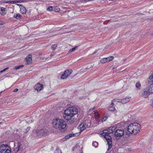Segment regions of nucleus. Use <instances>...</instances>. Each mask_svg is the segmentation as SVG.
<instances>
[{
	"mask_svg": "<svg viewBox=\"0 0 153 153\" xmlns=\"http://www.w3.org/2000/svg\"><path fill=\"white\" fill-rule=\"evenodd\" d=\"M120 124L118 123L116 125V126H113L110 127L108 130H104L103 131L100 132V134L103 136L106 139L108 145V150H109L112 147V140L111 138L109 135L115 131L116 129V127L120 126Z\"/></svg>",
	"mask_w": 153,
	"mask_h": 153,
	"instance_id": "nucleus-1",
	"label": "nucleus"
},
{
	"mask_svg": "<svg viewBox=\"0 0 153 153\" xmlns=\"http://www.w3.org/2000/svg\"><path fill=\"white\" fill-rule=\"evenodd\" d=\"M77 108L73 107H70L65 110L63 116L70 123L72 124L74 122V116L77 114Z\"/></svg>",
	"mask_w": 153,
	"mask_h": 153,
	"instance_id": "nucleus-2",
	"label": "nucleus"
},
{
	"mask_svg": "<svg viewBox=\"0 0 153 153\" xmlns=\"http://www.w3.org/2000/svg\"><path fill=\"white\" fill-rule=\"evenodd\" d=\"M52 126L55 128L61 131H64L66 129L67 125L66 122L61 119L56 118L54 119L52 122Z\"/></svg>",
	"mask_w": 153,
	"mask_h": 153,
	"instance_id": "nucleus-3",
	"label": "nucleus"
},
{
	"mask_svg": "<svg viewBox=\"0 0 153 153\" xmlns=\"http://www.w3.org/2000/svg\"><path fill=\"white\" fill-rule=\"evenodd\" d=\"M140 129V125L137 123L130 124L128 126V131L130 134L134 135L138 133Z\"/></svg>",
	"mask_w": 153,
	"mask_h": 153,
	"instance_id": "nucleus-4",
	"label": "nucleus"
},
{
	"mask_svg": "<svg viewBox=\"0 0 153 153\" xmlns=\"http://www.w3.org/2000/svg\"><path fill=\"white\" fill-rule=\"evenodd\" d=\"M91 120L86 119L83 120L82 123L80 124L79 127L81 131H82L86 128L91 127Z\"/></svg>",
	"mask_w": 153,
	"mask_h": 153,
	"instance_id": "nucleus-5",
	"label": "nucleus"
},
{
	"mask_svg": "<svg viewBox=\"0 0 153 153\" xmlns=\"http://www.w3.org/2000/svg\"><path fill=\"white\" fill-rule=\"evenodd\" d=\"M124 131L123 130L117 129L114 132V137L117 140H119L123 135Z\"/></svg>",
	"mask_w": 153,
	"mask_h": 153,
	"instance_id": "nucleus-6",
	"label": "nucleus"
},
{
	"mask_svg": "<svg viewBox=\"0 0 153 153\" xmlns=\"http://www.w3.org/2000/svg\"><path fill=\"white\" fill-rule=\"evenodd\" d=\"M11 151L7 145L2 144L0 146L1 153H10Z\"/></svg>",
	"mask_w": 153,
	"mask_h": 153,
	"instance_id": "nucleus-7",
	"label": "nucleus"
},
{
	"mask_svg": "<svg viewBox=\"0 0 153 153\" xmlns=\"http://www.w3.org/2000/svg\"><path fill=\"white\" fill-rule=\"evenodd\" d=\"M140 96L144 98H147L149 95V91L147 90V88L141 90L139 93Z\"/></svg>",
	"mask_w": 153,
	"mask_h": 153,
	"instance_id": "nucleus-8",
	"label": "nucleus"
},
{
	"mask_svg": "<svg viewBox=\"0 0 153 153\" xmlns=\"http://www.w3.org/2000/svg\"><path fill=\"white\" fill-rule=\"evenodd\" d=\"M72 73V70L71 69L65 70L64 73L62 75L61 78L62 79H65L68 76Z\"/></svg>",
	"mask_w": 153,
	"mask_h": 153,
	"instance_id": "nucleus-9",
	"label": "nucleus"
},
{
	"mask_svg": "<svg viewBox=\"0 0 153 153\" xmlns=\"http://www.w3.org/2000/svg\"><path fill=\"white\" fill-rule=\"evenodd\" d=\"M72 73V70L71 69L65 70L64 73L62 75L61 78L62 79H65L68 76Z\"/></svg>",
	"mask_w": 153,
	"mask_h": 153,
	"instance_id": "nucleus-10",
	"label": "nucleus"
},
{
	"mask_svg": "<svg viewBox=\"0 0 153 153\" xmlns=\"http://www.w3.org/2000/svg\"><path fill=\"white\" fill-rule=\"evenodd\" d=\"M43 88V85L42 84L38 83L36 84L34 87V89L38 91H40Z\"/></svg>",
	"mask_w": 153,
	"mask_h": 153,
	"instance_id": "nucleus-11",
	"label": "nucleus"
},
{
	"mask_svg": "<svg viewBox=\"0 0 153 153\" xmlns=\"http://www.w3.org/2000/svg\"><path fill=\"white\" fill-rule=\"evenodd\" d=\"M79 133H74V134H68L65 137V140H67V139H69L71 137H76V136H78L79 135Z\"/></svg>",
	"mask_w": 153,
	"mask_h": 153,
	"instance_id": "nucleus-12",
	"label": "nucleus"
},
{
	"mask_svg": "<svg viewBox=\"0 0 153 153\" xmlns=\"http://www.w3.org/2000/svg\"><path fill=\"white\" fill-rule=\"evenodd\" d=\"M37 135L39 136H42L45 135L46 134V132L44 129H41L36 131Z\"/></svg>",
	"mask_w": 153,
	"mask_h": 153,
	"instance_id": "nucleus-13",
	"label": "nucleus"
},
{
	"mask_svg": "<svg viewBox=\"0 0 153 153\" xmlns=\"http://www.w3.org/2000/svg\"><path fill=\"white\" fill-rule=\"evenodd\" d=\"M32 57L31 55H29L26 57V59L27 64H30L32 62Z\"/></svg>",
	"mask_w": 153,
	"mask_h": 153,
	"instance_id": "nucleus-14",
	"label": "nucleus"
},
{
	"mask_svg": "<svg viewBox=\"0 0 153 153\" xmlns=\"http://www.w3.org/2000/svg\"><path fill=\"white\" fill-rule=\"evenodd\" d=\"M20 12L23 14H25L26 13V9L25 7L22 5H20Z\"/></svg>",
	"mask_w": 153,
	"mask_h": 153,
	"instance_id": "nucleus-15",
	"label": "nucleus"
},
{
	"mask_svg": "<svg viewBox=\"0 0 153 153\" xmlns=\"http://www.w3.org/2000/svg\"><path fill=\"white\" fill-rule=\"evenodd\" d=\"M114 105V104L113 102V101H112L110 105L108 108V110L111 111H114L115 110V109L114 107L113 106Z\"/></svg>",
	"mask_w": 153,
	"mask_h": 153,
	"instance_id": "nucleus-16",
	"label": "nucleus"
},
{
	"mask_svg": "<svg viewBox=\"0 0 153 153\" xmlns=\"http://www.w3.org/2000/svg\"><path fill=\"white\" fill-rule=\"evenodd\" d=\"M6 9L3 7L0 8V13L2 15H4L6 13Z\"/></svg>",
	"mask_w": 153,
	"mask_h": 153,
	"instance_id": "nucleus-17",
	"label": "nucleus"
},
{
	"mask_svg": "<svg viewBox=\"0 0 153 153\" xmlns=\"http://www.w3.org/2000/svg\"><path fill=\"white\" fill-rule=\"evenodd\" d=\"M147 81L149 84H153V72L152 75L148 79Z\"/></svg>",
	"mask_w": 153,
	"mask_h": 153,
	"instance_id": "nucleus-18",
	"label": "nucleus"
},
{
	"mask_svg": "<svg viewBox=\"0 0 153 153\" xmlns=\"http://www.w3.org/2000/svg\"><path fill=\"white\" fill-rule=\"evenodd\" d=\"M4 3L7 4H13L16 3H20V1H8L4 2Z\"/></svg>",
	"mask_w": 153,
	"mask_h": 153,
	"instance_id": "nucleus-19",
	"label": "nucleus"
},
{
	"mask_svg": "<svg viewBox=\"0 0 153 153\" xmlns=\"http://www.w3.org/2000/svg\"><path fill=\"white\" fill-rule=\"evenodd\" d=\"M130 100V97H126L123 99V100L122 101V104H125L126 103L129 101Z\"/></svg>",
	"mask_w": 153,
	"mask_h": 153,
	"instance_id": "nucleus-20",
	"label": "nucleus"
},
{
	"mask_svg": "<svg viewBox=\"0 0 153 153\" xmlns=\"http://www.w3.org/2000/svg\"><path fill=\"white\" fill-rule=\"evenodd\" d=\"M13 17L17 19H21L22 16L19 13L15 14Z\"/></svg>",
	"mask_w": 153,
	"mask_h": 153,
	"instance_id": "nucleus-21",
	"label": "nucleus"
},
{
	"mask_svg": "<svg viewBox=\"0 0 153 153\" xmlns=\"http://www.w3.org/2000/svg\"><path fill=\"white\" fill-rule=\"evenodd\" d=\"M147 90L149 91V93H153V86L149 87L147 88Z\"/></svg>",
	"mask_w": 153,
	"mask_h": 153,
	"instance_id": "nucleus-22",
	"label": "nucleus"
},
{
	"mask_svg": "<svg viewBox=\"0 0 153 153\" xmlns=\"http://www.w3.org/2000/svg\"><path fill=\"white\" fill-rule=\"evenodd\" d=\"M106 58H103L100 60V62L101 63H104L108 62Z\"/></svg>",
	"mask_w": 153,
	"mask_h": 153,
	"instance_id": "nucleus-23",
	"label": "nucleus"
},
{
	"mask_svg": "<svg viewBox=\"0 0 153 153\" xmlns=\"http://www.w3.org/2000/svg\"><path fill=\"white\" fill-rule=\"evenodd\" d=\"M135 86L137 90H139L140 89L141 85L140 82H137Z\"/></svg>",
	"mask_w": 153,
	"mask_h": 153,
	"instance_id": "nucleus-24",
	"label": "nucleus"
},
{
	"mask_svg": "<svg viewBox=\"0 0 153 153\" xmlns=\"http://www.w3.org/2000/svg\"><path fill=\"white\" fill-rule=\"evenodd\" d=\"M106 58L107 59V60L108 62L113 60L114 59V57L113 56H110Z\"/></svg>",
	"mask_w": 153,
	"mask_h": 153,
	"instance_id": "nucleus-25",
	"label": "nucleus"
},
{
	"mask_svg": "<svg viewBox=\"0 0 153 153\" xmlns=\"http://www.w3.org/2000/svg\"><path fill=\"white\" fill-rule=\"evenodd\" d=\"M23 66V65H21L19 66H16L14 67L13 69L17 70L22 67Z\"/></svg>",
	"mask_w": 153,
	"mask_h": 153,
	"instance_id": "nucleus-26",
	"label": "nucleus"
},
{
	"mask_svg": "<svg viewBox=\"0 0 153 153\" xmlns=\"http://www.w3.org/2000/svg\"><path fill=\"white\" fill-rule=\"evenodd\" d=\"M92 145L95 147H97L98 146V143L96 141L93 142L92 143Z\"/></svg>",
	"mask_w": 153,
	"mask_h": 153,
	"instance_id": "nucleus-27",
	"label": "nucleus"
},
{
	"mask_svg": "<svg viewBox=\"0 0 153 153\" xmlns=\"http://www.w3.org/2000/svg\"><path fill=\"white\" fill-rule=\"evenodd\" d=\"M123 100H120V99H114L112 101H113V102H114V101H117V102H121L122 103Z\"/></svg>",
	"mask_w": 153,
	"mask_h": 153,
	"instance_id": "nucleus-28",
	"label": "nucleus"
},
{
	"mask_svg": "<svg viewBox=\"0 0 153 153\" xmlns=\"http://www.w3.org/2000/svg\"><path fill=\"white\" fill-rule=\"evenodd\" d=\"M57 47V45H54L52 46L51 49L52 50L54 51L56 49V48Z\"/></svg>",
	"mask_w": 153,
	"mask_h": 153,
	"instance_id": "nucleus-29",
	"label": "nucleus"
},
{
	"mask_svg": "<svg viewBox=\"0 0 153 153\" xmlns=\"http://www.w3.org/2000/svg\"><path fill=\"white\" fill-rule=\"evenodd\" d=\"M74 11H70L69 12V13H68V16L70 17H73V15H72V16H71V15H70L71 14H74Z\"/></svg>",
	"mask_w": 153,
	"mask_h": 153,
	"instance_id": "nucleus-30",
	"label": "nucleus"
},
{
	"mask_svg": "<svg viewBox=\"0 0 153 153\" xmlns=\"http://www.w3.org/2000/svg\"><path fill=\"white\" fill-rule=\"evenodd\" d=\"M47 10L48 11H52L53 10V7L52 6H49L48 8L47 9Z\"/></svg>",
	"mask_w": 153,
	"mask_h": 153,
	"instance_id": "nucleus-31",
	"label": "nucleus"
},
{
	"mask_svg": "<svg viewBox=\"0 0 153 153\" xmlns=\"http://www.w3.org/2000/svg\"><path fill=\"white\" fill-rule=\"evenodd\" d=\"M9 68L8 67H7V68H5L4 69L0 71V73L4 72L5 71H6V70L9 69Z\"/></svg>",
	"mask_w": 153,
	"mask_h": 153,
	"instance_id": "nucleus-32",
	"label": "nucleus"
},
{
	"mask_svg": "<svg viewBox=\"0 0 153 153\" xmlns=\"http://www.w3.org/2000/svg\"><path fill=\"white\" fill-rule=\"evenodd\" d=\"M19 150V148H17L16 147H15L14 149V151L15 152H17Z\"/></svg>",
	"mask_w": 153,
	"mask_h": 153,
	"instance_id": "nucleus-33",
	"label": "nucleus"
},
{
	"mask_svg": "<svg viewBox=\"0 0 153 153\" xmlns=\"http://www.w3.org/2000/svg\"><path fill=\"white\" fill-rule=\"evenodd\" d=\"M19 150V148H17L16 147H15L14 149V151L15 152H17Z\"/></svg>",
	"mask_w": 153,
	"mask_h": 153,
	"instance_id": "nucleus-34",
	"label": "nucleus"
},
{
	"mask_svg": "<svg viewBox=\"0 0 153 153\" xmlns=\"http://www.w3.org/2000/svg\"><path fill=\"white\" fill-rule=\"evenodd\" d=\"M60 10L59 8L58 7H56L55 8V11L56 12H59Z\"/></svg>",
	"mask_w": 153,
	"mask_h": 153,
	"instance_id": "nucleus-35",
	"label": "nucleus"
},
{
	"mask_svg": "<svg viewBox=\"0 0 153 153\" xmlns=\"http://www.w3.org/2000/svg\"><path fill=\"white\" fill-rule=\"evenodd\" d=\"M107 119V117H104L102 120V121H105Z\"/></svg>",
	"mask_w": 153,
	"mask_h": 153,
	"instance_id": "nucleus-36",
	"label": "nucleus"
},
{
	"mask_svg": "<svg viewBox=\"0 0 153 153\" xmlns=\"http://www.w3.org/2000/svg\"><path fill=\"white\" fill-rule=\"evenodd\" d=\"M95 117H96L97 118H98L100 117L99 114L97 113H95Z\"/></svg>",
	"mask_w": 153,
	"mask_h": 153,
	"instance_id": "nucleus-37",
	"label": "nucleus"
},
{
	"mask_svg": "<svg viewBox=\"0 0 153 153\" xmlns=\"http://www.w3.org/2000/svg\"><path fill=\"white\" fill-rule=\"evenodd\" d=\"M21 146V144L20 143H18L17 146L16 147L17 148H19H19H20Z\"/></svg>",
	"mask_w": 153,
	"mask_h": 153,
	"instance_id": "nucleus-38",
	"label": "nucleus"
},
{
	"mask_svg": "<svg viewBox=\"0 0 153 153\" xmlns=\"http://www.w3.org/2000/svg\"><path fill=\"white\" fill-rule=\"evenodd\" d=\"M4 24V22L2 21H0V25H2Z\"/></svg>",
	"mask_w": 153,
	"mask_h": 153,
	"instance_id": "nucleus-39",
	"label": "nucleus"
},
{
	"mask_svg": "<svg viewBox=\"0 0 153 153\" xmlns=\"http://www.w3.org/2000/svg\"><path fill=\"white\" fill-rule=\"evenodd\" d=\"M78 46H76L73 48L72 49L73 50V51H74L75 50V49L78 48Z\"/></svg>",
	"mask_w": 153,
	"mask_h": 153,
	"instance_id": "nucleus-40",
	"label": "nucleus"
},
{
	"mask_svg": "<svg viewBox=\"0 0 153 153\" xmlns=\"http://www.w3.org/2000/svg\"><path fill=\"white\" fill-rule=\"evenodd\" d=\"M30 127H27L26 129V132L30 130Z\"/></svg>",
	"mask_w": 153,
	"mask_h": 153,
	"instance_id": "nucleus-41",
	"label": "nucleus"
},
{
	"mask_svg": "<svg viewBox=\"0 0 153 153\" xmlns=\"http://www.w3.org/2000/svg\"><path fill=\"white\" fill-rule=\"evenodd\" d=\"M18 91V88H16L15 89L13 92H17V91Z\"/></svg>",
	"mask_w": 153,
	"mask_h": 153,
	"instance_id": "nucleus-42",
	"label": "nucleus"
},
{
	"mask_svg": "<svg viewBox=\"0 0 153 153\" xmlns=\"http://www.w3.org/2000/svg\"><path fill=\"white\" fill-rule=\"evenodd\" d=\"M97 52V50H96L92 54V55H94V54L96 53Z\"/></svg>",
	"mask_w": 153,
	"mask_h": 153,
	"instance_id": "nucleus-43",
	"label": "nucleus"
},
{
	"mask_svg": "<svg viewBox=\"0 0 153 153\" xmlns=\"http://www.w3.org/2000/svg\"><path fill=\"white\" fill-rule=\"evenodd\" d=\"M72 51H73V50H72V49H71L70 50H69L68 52V53H70L71 52H72Z\"/></svg>",
	"mask_w": 153,
	"mask_h": 153,
	"instance_id": "nucleus-44",
	"label": "nucleus"
},
{
	"mask_svg": "<svg viewBox=\"0 0 153 153\" xmlns=\"http://www.w3.org/2000/svg\"><path fill=\"white\" fill-rule=\"evenodd\" d=\"M72 51H73V50H72V49H71L70 50H69L68 52V53H70L71 52H72Z\"/></svg>",
	"mask_w": 153,
	"mask_h": 153,
	"instance_id": "nucleus-45",
	"label": "nucleus"
},
{
	"mask_svg": "<svg viewBox=\"0 0 153 153\" xmlns=\"http://www.w3.org/2000/svg\"><path fill=\"white\" fill-rule=\"evenodd\" d=\"M94 109V108H91V109H89V111H93V110Z\"/></svg>",
	"mask_w": 153,
	"mask_h": 153,
	"instance_id": "nucleus-46",
	"label": "nucleus"
},
{
	"mask_svg": "<svg viewBox=\"0 0 153 153\" xmlns=\"http://www.w3.org/2000/svg\"><path fill=\"white\" fill-rule=\"evenodd\" d=\"M152 106L153 107V100H152Z\"/></svg>",
	"mask_w": 153,
	"mask_h": 153,
	"instance_id": "nucleus-47",
	"label": "nucleus"
},
{
	"mask_svg": "<svg viewBox=\"0 0 153 153\" xmlns=\"http://www.w3.org/2000/svg\"><path fill=\"white\" fill-rule=\"evenodd\" d=\"M17 5H19V6H20V4H17Z\"/></svg>",
	"mask_w": 153,
	"mask_h": 153,
	"instance_id": "nucleus-48",
	"label": "nucleus"
},
{
	"mask_svg": "<svg viewBox=\"0 0 153 153\" xmlns=\"http://www.w3.org/2000/svg\"><path fill=\"white\" fill-rule=\"evenodd\" d=\"M1 123H2V122H0V124H1Z\"/></svg>",
	"mask_w": 153,
	"mask_h": 153,
	"instance_id": "nucleus-49",
	"label": "nucleus"
},
{
	"mask_svg": "<svg viewBox=\"0 0 153 153\" xmlns=\"http://www.w3.org/2000/svg\"><path fill=\"white\" fill-rule=\"evenodd\" d=\"M1 93V92H0V93Z\"/></svg>",
	"mask_w": 153,
	"mask_h": 153,
	"instance_id": "nucleus-50",
	"label": "nucleus"
}]
</instances>
